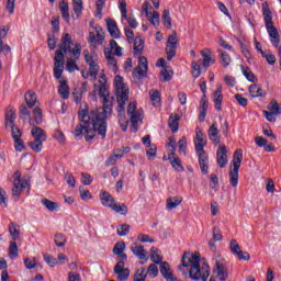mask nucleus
Instances as JSON below:
<instances>
[{
	"instance_id": "20",
	"label": "nucleus",
	"mask_w": 281,
	"mask_h": 281,
	"mask_svg": "<svg viewBox=\"0 0 281 281\" xmlns=\"http://www.w3.org/2000/svg\"><path fill=\"white\" fill-rule=\"evenodd\" d=\"M130 120L132 123L131 131L132 133H137L139 131V124H142V112H134L130 114Z\"/></svg>"
},
{
	"instance_id": "3",
	"label": "nucleus",
	"mask_w": 281,
	"mask_h": 281,
	"mask_svg": "<svg viewBox=\"0 0 281 281\" xmlns=\"http://www.w3.org/2000/svg\"><path fill=\"white\" fill-rule=\"evenodd\" d=\"M182 267L189 269L191 280L207 281L210 278V266L207 263L201 266V257L196 254L184 252L182 255Z\"/></svg>"
},
{
	"instance_id": "28",
	"label": "nucleus",
	"mask_w": 281,
	"mask_h": 281,
	"mask_svg": "<svg viewBox=\"0 0 281 281\" xmlns=\"http://www.w3.org/2000/svg\"><path fill=\"white\" fill-rule=\"evenodd\" d=\"M248 91L251 98H265V95H267V93H265L262 88H260L256 83L250 85Z\"/></svg>"
},
{
	"instance_id": "5",
	"label": "nucleus",
	"mask_w": 281,
	"mask_h": 281,
	"mask_svg": "<svg viewBox=\"0 0 281 281\" xmlns=\"http://www.w3.org/2000/svg\"><path fill=\"white\" fill-rule=\"evenodd\" d=\"M205 146H207V138L203 135L199 128L195 132V153L199 155V164L201 168V172L203 175H207L210 172V166H207V154H205Z\"/></svg>"
},
{
	"instance_id": "29",
	"label": "nucleus",
	"mask_w": 281,
	"mask_h": 281,
	"mask_svg": "<svg viewBox=\"0 0 281 281\" xmlns=\"http://www.w3.org/2000/svg\"><path fill=\"white\" fill-rule=\"evenodd\" d=\"M124 157V153H122L121 149H115L113 151V155H111L106 160H105V166H115L117 164V159H122Z\"/></svg>"
},
{
	"instance_id": "39",
	"label": "nucleus",
	"mask_w": 281,
	"mask_h": 281,
	"mask_svg": "<svg viewBox=\"0 0 281 281\" xmlns=\"http://www.w3.org/2000/svg\"><path fill=\"white\" fill-rule=\"evenodd\" d=\"M59 10L61 12V16L65 21H69V3L67 1L63 0L59 3Z\"/></svg>"
},
{
	"instance_id": "9",
	"label": "nucleus",
	"mask_w": 281,
	"mask_h": 281,
	"mask_svg": "<svg viewBox=\"0 0 281 281\" xmlns=\"http://www.w3.org/2000/svg\"><path fill=\"white\" fill-rule=\"evenodd\" d=\"M101 203L104 207H110V210L116 212V214H121L122 216H126V214H128V206L124 203H115V199L109 192H102Z\"/></svg>"
},
{
	"instance_id": "17",
	"label": "nucleus",
	"mask_w": 281,
	"mask_h": 281,
	"mask_svg": "<svg viewBox=\"0 0 281 281\" xmlns=\"http://www.w3.org/2000/svg\"><path fill=\"white\" fill-rule=\"evenodd\" d=\"M147 74H148V59H146V57H139L138 66L134 71V76L138 75V78H145Z\"/></svg>"
},
{
	"instance_id": "8",
	"label": "nucleus",
	"mask_w": 281,
	"mask_h": 281,
	"mask_svg": "<svg viewBox=\"0 0 281 281\" xmlns=\"http://www.w3.org/2000/svg\"><path fill=\"white\" fill-rule=\"evenodd\" d=\"M243 164V149H237L233 155V160L229 170V183L233 188L238 187V170Z\"/></svg>"
},
{
	"instance_id": "16",
	"label": "nucleus",
	"mask_w": 281,
	"mask_h": 281,
	"mask_svg": "<svg viewBox=\"0 0 281 281\" xmlns=\"http://www.w3.org/2000/svg\"><path fill=\"white\" fill-rule=\"evenodd\" d=\"M14 122H16V110L9 105L4 115V126L5 128H12L14 126Z\"/></svg>"
},
{
	"instance_id": "30",
	"label": "nucleus",
	"mask_w": 281,
	"mask_h": 281,
	"mask_svg": "<svg viewBox=\"0 0 281 281\" xmlns=\"http://www.w3.org/2000/svg\"><path fill=\"white\" fill-rule=\"evenodd\" d=\"M183 203V198L181 196H172L167 199L166 207L167 210H176V207H179V204Z\"/></svg>"
},
{
	"instance_id": "18",
	"label": "nucleus",
	"mask_w": 281,
	"mask_h": 281,
	"mask_svg": "<svg viewBox=\"0 0 281 281\" xmlns=\"http://www.w3.org/2000/svg\"><path fill=\"white\" fill-rule=\"evenodd\" d=\"M201 56L203 58L204 71H207V67H210V65H214V63H216V59L212 57V49L210 48H204L203 50H201Z\"/></svg>"
},
{
	"instance_id": "19",
	"label": "nucleus",
	"mask_w": 281,
	"mask_h": 281,
	"mask_svg": "<svg viewBox=\"0 0 281 281\" xmlns=\"http://www.w3.org/2000/svg\"><path fill=\"white\" fill-rule=\"evenodd\" d=\"M217 166L225 168L227 166V147L225 145L217 148Z\"/></svg>"
},
{
	"instance_id": "24",
	"label": "nucleus",
	"mask_w": 281,
	"mask_h": 281,
	"mask_svg": "<svg viewBox=\"0 0 281 281\" xmlns=\"http://www.w3.org/2000/svg\"><path fill=\"white\" fill-rule=\"evenodd\" d=\"M160 273L165 278V280L177 281L175 277H172V272H170V265L168 261L160 262Z\"/></svg>"
},
{
	"instance_id": "59",
	"label": "nucleus",
	"mask_w": 281,
	"mask_h": 281,
	"mask_svg": "<svg viewBox=\"0 0 281 281\" xmlns=\"http://www.w3.org/2000/svg\"><path fill=\"white\" fill-rule=\"evenodd\" d=\"M43 256L46 265L49 267H56V265H58V259L54 258L52 255L44 254Z\"/></svg>"
},
{
	"instance_id": "46",
	"label": "nucleus",
	"mask_w": 281,
	"mask_h": 281,
	"mask_svg": "<svg viewBox=\"0 0 281 281\" xmlns=\"http://www.w3.org/2000/svg\"><path fill=\"white\" fill-rule=\"evenodd\" d=\"M82 0H72V10L78 19L82 14Z\"/></svg>"
},
{
	"instance_id": "15",
	"label": "nucleus",
	"mask_w": 281,
	"mask_h": 281,
	"mask_svg": "<svg viewBox=\"0 0 281 281\" xmlns=\"http://www.w3.org/2000/svg\"><path fill=\"white\" fill-rule=\"evenodd\" d=\"M124 267H126L124 261H117V263L114 266V273L117 276V280L120 281H126L131 276V270Z\"/></svg>"
},
{
	"instance_id": "56",
	"label": "nucleus",
	"mask_w": 281,
	"mask_h": 281,
	"mask_svg": "<svg viewBox=\"0 0 281 281\" xmlns=\"http://www.w3.org/2000/svg\"><path fill=\"white\" fill-rule=\"evenodd\" d=\"M147 276H150V278H157V276H159V268L157 267V265H149V267L147 268Z\"/></svg>"
},
{
	"instance_id": "36",
	"label": "nucleus",
	"mask_w": 281,
	"mask_h": 281,
	"mask_svg": "<svg viewBox=\"0 0 281 281\" xmlns=\"http://www.w3.org/2000/svg\"><path fill=\"white\" fill-rule=\"evenodd\" d=\"M150 258L155 265H160L164 262V258L160 255V251L156 247L150 248Z\"/></svg>"
},
{
	"instance_id": "6",
	"label": "nucleus",
	"mask_w": 281,
	"mask_h": 281,
	"mask_svg": "<svg viewBox=\"0 0 281 281\" xmlns=\"http://www.w3.org/2000/svg\"><path fill=\"white\" fill-rule=\"evenodd\" d=\"M262 8V15L263 21L266 23V30L271 37V43L274 45V47H278L280 45V34L278 33V29L273 25V13L271 12V9H269V3L263 2L261 4Z\"/></svg>"
},
{
	"instance_id": "58",
	"label": "nucleus",
	"mask_w": 281,
	"mask_h": 281,
	"mask_svg": "<svg viewBox=\"0 0 281 281\" xmlns=\"http://www.w3.org/2000/svg\"><path fill=\"white\" fill-rule=\"evenodd\" d=\"M153 4H150V0H147L143 3L142 12L146 14V16H153Z\"/></svg>"
},
{
	"instance_id": "60",
	"label": "nucleus",
	"mask_w": 281,
	"mask_h": 281,
	"mask_svg": "<svg viewBox=\"0 0 281 281\" xmlns=\"http://www.w3.org/2000/svg\"><path fill=\"white\" fill-rule=\"evenodd\" d=\"M106 3V0H97V14L95 16H99V19H102V10H104V5Z\"/></svg>"
},
{
	"instance_id": "14",
	"label": "nucleus",
	"mask_w": 281,
	"mask_h": 281,
	"mask_svg": "<svg viewBox=\"0 0 281 281\" xmlns=\"http://www.w3.org/2000/svg\"><path fill=\"white\" fill-rule=\"evenodd\" d=\"M231 247V254H234L238 258V260H250L251 256L249 252H243L240 249V245H238V241L236 239H232L229 243Z\"/></svg>"
},
{
	"instance_id": "21",
	"label": "nucleus",
	"mask_w": 281,
	"mask_h": 281,
	"mask_svg": "<svg viewBox=\"0 0 281 281\" xmlns=\"http://www.w3.org/2000/svg\"><path fill=\"white\" fill-rule=\"evenodd\" d=\"M213 102L215 104V109L217 111H222V104H223V86L217 85L216 91L213 93Z\"/></svg>"
},
{
	"instance_id": "53",
	"label": "nucleus",
	"mask_w": 281,
	"mask_h": 281,
	"mask_svg": "<svg viewBox=\"0 0 281 281\" xmlns=\"http://www.w3.org/2000/svg\"><path fill=\"white\" fill-rule=\"evenodd\" d=\"M29 146L34 153H41L43 150V142L41 140L29 142Z\"/></svg>"
},
{
	"instance_id": "22",
	"label": "nucleus",
	"mask_w": 281,
	"mask_h": 281,
	"mask_svg": "<svg viewBox=\"0 0 281 281\" xmlns=\"http://www.w3.org/2000/svg\"><path fill=\"white\" fill-rule=\"evenodd\" d=\"M108 32L112 38H120V29L117 27V22L115 20L105 19Z\"/></svg>"
},
{
	"instance_id": "26",
	"label": "nucleus",
	"mask_w": 281,
	"mask_h": 281,
	"mask_svg": "<svg viewBox=\"0 0 281 281\" xmlns=\"http://www.w3.org/2000/svg\"><path fill=\"white\" fill-rule=\"evenodd\" d=\"M209 139H211L215 146L221 144V138L218 137V128H216L215 123H213L209 128Z\"/></svg>"
},
{
	"instance_id": "48",
	"label": "nucleus",
	"mask_w": 281,
	"mask_h": 281,
	"mask_svg": "<svg viewBox=\"0 0 281 281\" xmlns=\"http://www.w3.org/2000/svg\"><path fill=\"white\" fill-rule=\"evenodd\" d=\"M148 272H146V268H140L134 274V281H146V277Z\"/></svg>"
},
{
	"instance_id": "55",
	"label": "nucleus",
	"mask_w": 281,
	"mask_h": 281,
	"mask_svg": "<svg viewBox=\"0 0 281 281\" xmlns=\"http://www.w3.org/2000/svg\"><path fill=\"white\" fill-rule=\"evenodd\" d=\"M124 249H126V244L124 241H117L112 251L117 256L119 254H124Z\"/></svg>"
},
{
	"instance_id": "54",
	"label": "nucleus",
	"mask_w": 281,
	"mask_h": 281,
	"mask_svg": "<svg viewBox=\"0 0 281 281\" xmlns=\"http://www.w3.org/2000/svg\"><path fill=\"white\" fill-rule=\"evenodd\" d=\"M147 20L149 21V23H151V25H154V27H157V25H159L160 21H159V12H151V15L147 16Z\"/></svg>"
},
{
	"instance_id": "25",
	"label": "nucleus",
	"mask_w": 281,
	"mask_h": 281,
	"mask_svg": "<svg viewBox=\"0 0 281 281\" xmlns=\"http://www.w3.org/2000/svg\"><path fill=\"white\" fill-rule=\"evenodd\" d=\"M31 134L34 137L35 142H47V134L41 127H34L31 130Z\"/></svg>"
},
{
	"instance_id": "57",
	"label": "nucleus",
	"mask_w": 281,
	"mask_h": 281,
	"mask_svg": "<svg viewBox=\"0 0 281 281\" xmlns=\"http://www.w3.org/2000/svg\"><path fill=\"white\" fill-rule=\"evenodd\" d=\"M24 266L27 269H35V267H41V263L36 262V258H26L24 259Z\"/></svg>"
},
{
	"instance_id": "64",
	"label": "nucleus",
	"mask_w": 281,
	"mask_h": 281,
	"mask_svg": "<svg viewBox=\"0 0 281 281\" xmlns=\"http://www.w3.org/2000/svg\"><path fill=\"white\" fill-rule=\"evenodd\" d=\"M79 192L82 201H88L89 199H92L91 191L85 190V188L80 187Z\"/></svg>"
},
{
	"instance_id": "12",
	"label": "nucleus",
	"mask_w": 281,
	"mask_h": 281,
	"mask_svg": "<svg viewBox=\"0 0 281 281\" xmlns=\"http://www.w3.org/2000/svg\"><path fill=\"white\" fill-rule=\"evenodd\" d=\"M83 58L87 65H89V74L91 78H93V80H98V72L100 71L98 59L95 58V56H92L91 54H89L88 49L83 50Z\"/></svg>"
},
{
	"instance_id": "52",
	"label": "nucleus",
	"mask_w": 281,
	"mask_h": 281,
	"mask_svg": "<svg viewBox=\"0 0 281 281\" xmlns=\"http://www.w3.org/2000/svg\"><path fill=\"white\" fill-rule=\"evenodd\" d=\"M55 245L57 247H65L67 245V237L63 234L55 235Z\"/></svg>"
},
{
	"instance_id": "62",
	"label": "nucleus",
	"mask_w": 281,
	"mask_h": 281,
	"mask_svg": "<svg viewBox=\"0 0 281 281\" xmlns=\"http://www.w3.org/2000/svg\"><path fill=\"white\" fill-rule=\"evenodd\" d=\"M97 32V44L102 45L104 43V30L102 27H95Z\"/></svg>"
},
{
	"instance_id": "63",
	"label": "nucleus",
	"mask_w": 281,
	"mask_h": 281,
	"mask_svg": "<svg viewBox=\"0 0 281 281\" xmlns=\"http://www.w3.org/2000/svg\"><path fill=\"white\" fill-rule=\"evenodd\" d=\"M81 183L83 186H91L93 183V178H91V175L89 173H81Z\"/></svg>"
},
{
	"instance_id": "49",
	"label": "nucleus",
	"mask_w": 281,
	"mask_h": 281,
	"mask_svg": "<svg viewBox=\"0 0 281 281\" xmlns=\"http://www.w3.org/2000/svg\"><path fill=\"white\" fill-rule=\"evenodd\" d=\"M131 232V225L121 224L116 227V234L119 236H126Z\"/></svg>"
},
{
	"instance_id": "4",
	"label": "nucleus",
	"mask_w": 281,
	"mask_h": 281,
	"mask_svg": "<svg viewBox=\"0 0 281 281\" xmlns=\"http://www.w3.org/2000/svg\"><path fill=\"white\" fill-rule=\"evenodd\" d=\"M114 87L116 89V102L119 113V124L124 133L128 130V120H126V102H128V87L124 83L122 76L114 78Z\"/></svg>"
},
{
	"instance_id": "35",
	"label": "nucleus",
	"mask_w": 281,
	"mask_h": 281,
	"mask_svg": "<svg viewBox=\"0 0 281 281\" xmlns=\"http://www.w3.org/2000/svg\"><path fill=\"white\" fill-rule=\"evenodd\" d=\"M179 120H180V117L177 114H171L169 116L168 124H169V128L171 130V132L177 133V131H179Z\"/></svg>"
},
{
	"instance_id": "43",
	"label": "nucleus",
	"mask_w": 281,
	"mask_h": 281,
	"mask_svg": "<svg viewBox=\"0 0 281 281\" xmlns=\"http://www.w3.org/2000/svg\"><path fill=\"white\" fill-rule=\"evenodd\" d=\"M79 60V58H75L74 59H70L67 61L66 64V69L67 71H69L70 74H72V71L77 70V71H80V67H78V64H76V61Z\"/></svg>"
},
{
	"instance_id": "61",
	"label": "nucleus",
	"mask_w": 281,
	"mask_h": 281,
	"mask_svg": "<svg viewBox=\"0 0 281 281\" xmlns=\"http://www.w3.org/2000/svg\"><path fill=\"white\" fill-rule=\"evenodd\" d=\"M270 113L279 114L280 113V105L278 104L277 100H272L268 105Z\"/></svg>"
},
{
	"instance_id": "1",
	"label": "nucleus",
	"mask_w": 281,
	"mask_h": 281,
	"mask_svg": "<svg viewBox=\"0 0 281 281\" xmlns=\"http://www.w3.org/2000/svg\"><path fill=\"white\" fill-rule=\"evenodd\" d=\"M79 122L74 131L76 139H80L82 131L86 133V142H91L95 137V133L101 136V139L106 137V121L102 116H99L97 112L80 111Z\"/></svg>"
},
{
	"instance_id": "32",
	"label": "nucleus",
	"mask_w": 281,
	"mask_h": 281,
	"mask_svg": "<svg viewBox=\"0 0 281 281\" xmlns=\"http://www.w3.org/2000/svg\"><path fill=\"white\" fill-rule=\"evenodd\" d=\"M202 72H205V68L203 66L201 67V64H199V61H192L191 75L193 76V78H199Z\"/></svg>"
},
{
	"instance_id": "7",
	"label": "nucleus",
	"mask_w": 281,
	"mask_h": 281,
	"mask_svg": "<svg viewBox=\"0 0 281 281\" xmlns=\"http://www.w3.org/2000/svg\"><path fill=\"white\" fill-rule=\"evenodd\" d=\"M99 95L103 99V108H99L93 110L92 113H97L101 120H105L113 113V97L109 94V90L106 86H100L99 88Z\"/></svg>"
},
{
	"instance_id": "11",
	"label": "nucleus",
	"mask_w": 281,
	"mask_h": 281,
	"mask_svg": "<svg viewBox=\"0 0 281 281\" xmlns=\"http://www.w3.org/2000/svg\"><path fill=\"white\" fill-rule=\"evenodd\" d=\"M11 181L13 183V187L11 189L12 196L14 201H19L21 196V192L27 188V181L21 180V171H15L13 176L11 177Z\"/></svg>"
},
{
	"instance_id": "31",
	"label": "nucleus",
	"mask_w": 281,
	"mask_h": 281,
	"mask_svg": "<svg viewBox=\"0 0 281 281\" xmlns=\"http://www.w3.org/2000/svg\"><path fill=\"white\" fill-rule=\"evenodd\" d=\"M24 100H25L29 109H34V106H36V93H34L32 90H29L25 93Z\"/></svg>"
},
{
	"instance_id": "45",
	"label": "nucleus",
	"mask_w": 281,
	"mask_h": 281,
	"mask_svg": "<svg viewBox=\"0 0 281 281\" xmlns=\"http://www.w3.org/2000/svg\"><path fill=\"white\" fill-rule=\"evenodd\" d=\"M221 55V63L224 67H228V65L232 63V57H229V54L224 52L223 49L217 50Z\"/></svg>"
},
{
	"instance_id": "27",
	"label": "nucleus",
	"mask_w": 281,
	"mask_h": 281,
	"mask_svg": "<svg viewBox=\"0 0 281 281\" xmlns=\"http://www.w3.org/2000/svg\"><path fill=\"white\" fill-rule=\"evenodd\" d=\"M58 93L63 100L69 99V85H67V80L59 81Z\"/></svg>"
},
{
	"instance_id": "38",
	"label": "nucleus",
	"mask_w": 281,
	"mask_h": 281,
	"mask_svg": "<svg viewBox=\"0 0 281 281\" xmlns=\"http://www.w3.org/2000/svg\"><path fill=\"white\" fill-rule=\"evenodd\" d=\"M9 258H11V260H14V258H19V246L14 240L10 241L9 244Z\"/></svg>"
},
{
	"instance_id": "23",
	"label": "nucleus",
	"mask_w": 281,
	"mask_h": 281,
	"mask_svg": "<svg viewBox=\"0 0 281 281\" xmlns=\"http://www.w3.org/2000/svg\"><path fill=\"white\" fill-rule=\"evenodd\" d=\"M131 251L138 258V260H148L146 258V255L148 254L146 249H144V246L138 244H133Z\"/></svg>"
},
{
	"instance_id": "47",
	"label": "nucleus",
	"mask_w": 281,
	"mask_h": 281,
	"mask_svg": "<svg viewBox=\"0 0 281 281\" xmlns=\"http://www.w3.org/2000/svg\"><path fill=\"white\" fill-rule=\"evenodd\" d=\"M162 20H164V25L165 27H167V30H170V27H172V19L170 18V11L169 10H165L162 12Z\"/></svg>"
},
{
	"instance_id": "2",
	"label": "nucleus",
	"mask_w": 281,
	"mask_h": 281,
	"mask_svg": "<svg viewBox=\"0 0 281 281\" xmlns=\"http://www.w3.org/2000/svg\"><path fill=\"white\" fill-rule=\"evenodd\" d=\"M74 45V41L71 40V35L66 33L61 36L59 49L55 52V63H54V77L56 80H60L63 78V69H65V54L69 53L76 58H80L82 54V45L75 44V47L71 48Z\"/></svg>"
},
{
	"instance_id": "37",
	"label": "nucleus",
	"mask_w": 281,
	"mask_h": 281,
	"mask_svg": "<svg viewBox=\"0 0 281 281\" xmlns=\"http://www.w3.org/2000/svg\"><path fill=\"white\" fill-rule=\"evenodd\" d=\"M41 203L48 210V212H56V210H58V203L50 201L47 198L42 199Z\"/></svg>"
},
{
	"instance_id": "42",
	"label": "nucleus",
	"mask_w": 281,
	"mask_h": 281,
	"mask_svg": "<svg viewBox=\"0 0 281 281\" xmlns=\"http://www.w3.org/2000/svg\"><path fill=\"white\" fill-rule=\"evenodd\" d=\"M149 97L154 106H159V102H161V94H159V91L158 90L149 91Z\"/></svg>"
},
{
	"instance_id": "44",
	"label": "nucleus",
	"mask_w": 281,
	"mask_h": 281,
	"mask_svg": "<svg viewBox=\"0 0 281 281\" xmlns=\"http://www.w3.org/2000/svg\"><path fill=\"white\" fill-rule=\"evenodd\" d=\"M172 168L177 171V172H183V170H186V168H183V164L181 162V159L179 158H171V160H169Z\"/></svg>"
},
{
	"instance_id": "41",
	"label": "nucleus",
	"mask_w": 281,
	"mask_h": 281,
	"mask_svg": "<svg viewBox=\"0 0 281 281\" xmlns=\"http://www.w3.org/2000/svg\"><path fill=\"white\" fill-rule=\"evenodd\" d=\"M105 58L110 67H112L113 71H115L117 69V60H115V56L113 55V52L111 50L105 52Z\"/></svg>"
},
{
	"instance_id": "13",
	"label": "nucleus",
	"mask_w": 281,
	"mask_h": 281,
	"mask_svg": "<svg viewBox=\"0 0 281 281\" xmlns=\"http://www.w3.org/2000/svg\"><path fill=\"white\" fill-rule=\"evenodd\" d=\"M177 45H179V37H177V32H173L168 36L167 46L165 48L167 60H172V58L177 56Z\"/></svg>"
},
{
	"instance_id": "34",
	"label": "nucleus",
	"mask_w": 281,
	"mask_h": 281,
	"mask_svg": "<svg viewBox=\"0 0 281 281\" xmlns=\"http://www.w3.org/2000/svg\"><path fill=\"white\" fill-rule=\"evenodd\" d=\"M133 43L135 56H140L142 52H144V40H142L139 36H136Z\"/></svg>"
},
{
	"instance_id": "51",
	"label": "nucleus",
	"mask_w": 281,
	"mask_h": 281,
	"mask_svg": "<svg viewBox=\"0 0 281 281\" xmlns=\"http://www.w3.org/2000/svg\"><path fill=\"white\" fill-rule=\"evenodd\" d=\"M172 70L170 68H162L160 71V76L164 80V82H168L172 80Z\"/></svg>"
},
{
	"instance_id": "50",
	"label": "nucleus",
	"mask_w": 281,
	"mask_h": 281,
	"mask_svg": "<svg viewBox=\"0 0 281 281\" xmlns=\"http://www.w3.org/2000/svg\"><path fill=\"white\" fill-rule=\"evenodd\" d=\"M241 71L249 82H256V75L248 67L241 66Z\"/></svg>"
},
{
	"instance_id": "40",
	"label": "nucleus",
	"mask_w": 281,
	"mask_h": 281,
	"mask_svg": "<svg viewBox=\"0 0 281 281\" xmlns=\"http://www.w3.org/2000/svg\"><path fill=\"white\" fill-rule=\"evenodd\" d=\"M213 272L217 273V277L228 276L227 268H225V265H223V262L218 260L215 262V268L213 269Z\"/></svg>"
},
{
	"instance_id": "10",
	"label": "nucleus",
	"mask_w": 281,
	"mask_h": 281,
	"mask_svg": "<svg viewBox=\"0 0 281 281\" xmlns=\"http://www.w3.org/2000/svg\"><path fill=\"white\" fill-rule=\"evenodd\" d=\"M20 115L22 120H30L31 126H34L35 124H42L43 123V110L41 108L36 106L33 110L34 117L31 119L30 110H27V106L25 104L20 105Z\"/></svg>"
},
{
	"instance_id": "33",
	"label": "nucleus",
	"mask_w": 281,
	"mask_h": 281,
	"mask_svg": "<svg viewBox=\"0 0 281 281\" xmlns=\"http://www.w3.org/2000/svg\"><path fill=\"white\" fill-rule=\"evenodd\" d=\"M9 233L13 241H16L19 236H21V226L15 225L14 223L9 224Z\"/></svg>"
}]
</instances>
